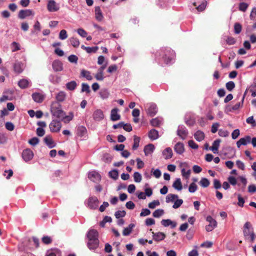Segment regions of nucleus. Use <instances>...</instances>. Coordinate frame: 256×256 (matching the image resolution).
I'll list each match as a JSON object with an SVG mask.
<instances>
[{
  "mask_svg": "<svg viewBox=\"0 0 256 256\" xmlns=\"http://www.w3.org/2000/svg\"><path fill=\"white\" fill-rule=\"evenodd\" d=\"M50 112L54 116L60 120H64V112L62 110V106L58 102H54L52 103Z\"/></svg>",
  "mask_w": 256,
  "mask_h": 256,
  "instance_id": "1",
  "label": "nucleus"
},
{
  "mask_svg": "<svg viewBox=\"0 0 256 256\" xmlns=\"http://www.w3.org/2000/svg\"><path fill=\"white\" fill-rule=\"evenodd\" d=\"M244 235L246 240H250V242H254L256 236L254 234L250 222H246L244 226Z\"/></svg>",
  "mask_w": 256,
  "mask_h": 256,
  "instance_id": "2",
  "label": "nucleus"
},
{
  "mask_svg": "<svg viewBox=\"0 0 256 256\" xmlns=\"http://www.w3.org/2000/svg\"><path fill=\"white\" fill-rule=\"evenodd\" d=\"M163 50L164 54L162 56V58L164 62L168 64L174 59L175 54L174 52L170 48H164Z\"/></svg>",
  "mask_w": 256,
  "mask_h": 256,
  "instance_id": "3",
  "label": "nucleus"
},
{
  "mask_svg": "<svg viewBox=\"0 0 256 256\" xmlns=\"http://www.w3.org/2000/svg\"><path fill=\"white\" fill-rule=\"evenodd\" d=\"M26 64L22 62L16 60L13 64L14 72L16 74H21L24 70Z\"/></svg>",
  "mask_w": 256,
  "mask_h": 256,
  "instance_id": "4",
  "label": "nucleus"
},
{
  "mask_svg": "<svg viewBox=\"0 0 256 256\" xmlns=\"http://www.w3.org/2000/svg\"><path fill=\"white\" fill-rule=\"evenodd\" d=\"M50 130L53 132H56L60 130L62 124L61 122L58 120H53L49 125Z\"/></svg>",
  "mask_w": 256,
  "mask_h": 256,
  "instance_id": "5",
  "label": "nucleus"
},
{
  "mask_svg": "<svg viewBox=\"0 0 256 256\" xmlns=\"http://www.w3.org/2000/svg\"><path fill=\"white\" fill-rule=\"evenodd\" d=\"M22 156L23 160L27 162L33 158L34 153L30 149L26 148L22 151Z\"/></svg>",
  "mask_w": 256,
  "mask_h": 256,
  "instance_id": "6",
  "label": "nucleus"
},
{
  "mask_svg": "<svg viewBox=\"0 0 256 256\" xmlns=\"http://www.w3.org/2000/svg\"><path fill=\"white\" fill-rule=\"evenodd\" d=\"M98 205V200L96 197L91 196L90 197L88 201V206L92 210L97 208Z\"/></svg>",
  "mask_w": 256,
  "mask_h": 256,
  "instance_id": "7",
  "label": "nucleus"
},
{
  "mask_svg": "<svg viewBox=\"0 0 256 256\" xmlns=\"http://www.w3.org/2000/svg\"><path fill=\"white\" fill-rule=\"evenodd\" d=\"M206 220L210 224L206 226V230L207 232H211L216 226L217 222L211 216H207Z\"/></svg>",
  "mask_w": 256,
  "mask_h": 256,
  "instance_id": "8",
  "label": "nucleus"
},
{
  "mask_svg": "<svg viewBox=\"0 0 256 256\" xmlns=\"http://www.w3.org/2000/svg\"><path fill=\"white\" fill-rule=\"evenodd\" d=\"M88 178L94 182H98L101 180V176L96 171L90 172L88 174Z\"/></svg>",
  "mask_w": 256,
  "mask_h": 256,
  "instance_id": "9",
  "label": "nucleus"
},
{
  "mask_svg": "<svg viewBox=\"0 0 256 256\" xmlns=\"http://www.w3.org/2000/svg\"><path fill=\"white\" fill-rule=\"evenodd\" d=\"M177 134L182 140H185L188 136V131L186 127L184 126H180L177 130Z\"/></svg>",
  "mask_w": 256,
  "mask_h": 256,
  "instance_id": "10",
  "label": "nucleus"
},
{
  "mask_svg": "<svg viewBox=\"0 0 256 256\" xmlns=\"http://www.w3.org/2000/svg\"><path fill=\"white\" fill-rule=\"evenodd\" d=\"M48 10L50 12H55L59 10V6L54 0H50L47 5Z\"/></svg>",
  "mask_w": 256,
  "mask_h": 256,
  "instance_id": "11",
  "label": "nucleus"
},
{
  "mask_svg": "<svg viewBox=\"0 0 256 256\" xmlns=\"http://www.w3.org/2000/svg\"><path fill=\"white\" fill-rule=\"evenodd\" d=\"M157 112L158 108L155 104L151 103L148 104L147 112L149 116H153L156 114Z\"/></svg>",
  "mask_w": 256,
  "mask_h": 256,
  "instance_id": "12",
  "label": "nucleus"
},
{
  "mask_svg": "<svg viewBox=\"0 0 256 256\" xmlns=\"http://www.w3.org/2000/svg\"><path fill=\"white\" fill-rule=\"evenodd\" d=\"M251 140V138L249 136H247L244 138H240L236 142V146L238 148H240L242 145L246 146L248 143H250Z\"/></svg>",
  "mask_w": 256,
  "mask_h": 256,
  "instance_id": "13",
  "label": "nucleus"
},
{
  "mask_svg": "<svg viewBox=\"0 0 256 256\" xmlns=\"http://www.w3.org/2000/svg\"><path fill=\"white\" fill-rule=\"evenodd\" d=\"M52 66L55 72H60L63 70L62 63L59 60H54L52 64Z\"/></svg>",
  "mask_w": 256,
  "mask_h": 256,
  "instance_id": "14",
  "label": "nucleus"
},
{
  "mask_svg": "<svg viewBox=\"0 0 256 256\" xmlns=\"http://www.w3.org/2000/svg\"><path fill=\"white\" fill-rule=\"evenodd\" d=\"M93 118L95 120L100 121L104 118L103 112L100 109L96 110L93 114Z\"/></svg>",
  "mask_w": 256,
  "mask_h": 256,
  "instance_id": "15",
  "label": "nucleus"
},
{
  "mask_svg": "<svg viewBox=\"0 0 256 256\" xmlns=\"http://www.w3.org/2000/svg\"><path fill=\"white\" fill-rule=\"evenodd\" d=\"M174 151L178 154H182L184 152V147L183 143L177 142L174 146Z\"/></svg>",
  "mask_w": 256,
  "mask_h": 256,
  "instance_id": "16",
  "label": "nucleus"
},
{
  "mask_svg": "<svg viewBox=\"0 0 256 256\" xmlns=\"http://www.w3.org/2000/svg\"><path fill=\"white\" fill-rule=\"evenodd\" d=\"M31 15H34V12L30 10H20L18 13V17L21 19H24Z\"/></svg>",
  "mask_w": 256,
  "mask_h": 256,
  "instance_id": "17",
  "label": "nucleus"
},
{
  "mask_svg": "<svg viewBox=\"0 0 256 256\" xmlns=\"http://www.w3.org/2000/svg\"><path fill=\"white\" fill-rule=\"evenodd\" d=\"M32 96L33 100L38 103H42L44 98V96L39 92L33 93Z\"/></svg>",
  "mask_w": 256,
  "mask_h": 256,
  "instance_id": "18",
  "label": "nucleus"
},
{
  "mask_svg": "<svg viewBox=\"0 0 256 256\" xmlns=\"http://www.w3.org/2000/svg\"><path fill=\"white\" fill-rule=\"evenodd\" d=\"M153 240L155 241L159 242L164 240L166 238V234L162 232H152Z\"/></svg>",
  "mask_w": 256,
  "mask_h": 256,
  "instance_id": "19",
  "label": "nucleus"
},
{
  "mask_svg": "<svg viewBox=\"0 0 256 256\" xmlns=\"http://www.w3.org/2000/svg\"><path fill=\"white\" fill-rule=\"evenodd\" d=\"M98 239L88 240V246L90 250H94L98 246Z\"/></svg>",
  "mask_w": 256,
  "mask_h": 256,
  "instance_id": "20",
  "label": "nucleus"
},
{
  "mask_svg": "<svg viewBox=\"0 0 256 256\" xmlns=\"http://www.w3.org/2000/svg\"><path fill=\"white\" fill-rule=\"evenodd\" d=\"M118 109L117 108H113L111 110L110 118L112 121H116L120 118V116L118 114Z\"/></svg>",
  "mask_w": 256,
  "mask_h": 256,
  "instance_id": "21",
  "label": "nucleus"
},
{
  "mask_svg": "<svg viewBox=\"0 0 256 256\" xmlns=\"http://www.w3.org/2000/svg\"><path fill=\"white\" fill-rule=\"evenodd\" d=\"M154 146L152 144L146 145L144 150L145 155L147 156L148 154H152L154 152Z\"/></svg>",
  "mask_w": 256,
  "mask_h": 256,
  "instance_id": "22",
  "label": "nucleus"
},
{
  "mask_svg": "<svg viewBox=\"0 0 256 256\" xmlns=\"http://www.w3.org/2000/svg\"><path fill=\"white\" fill-rule=\"evenodd\" d=\"M220 142L221 140L220 139L216 140L212 143V146L210 148V149L212 150L214 154H217L218 152V149Z\"/></svg>",
  "mask_w": 256,
  "mask_h": 256,
  "instance_id": "23",
  "label": "nucleus"
},
{
  "mask_svg": "<svg viewBox=\"0 0 256 256\" xmlns=\"http://www.w3.org/2000/svg\"><path fill=\"white\" fill-rule=\"evenodd\" d=\"M87 237L88 240L98 239V232L96 230H91L88 232Z\"/></svg>",
  "mask_w": 256,
  "mask_h": 256,
  "instance_id": "24",
  "label": "nucleus"
},
{
  "mask_svg": "<svg viewBox=\"0 0 256 256\" xmlns=\"http://www.w3.org/2000/svg\"><path fill=\"white\" fill-rule=\"evenodd\" d=\"M162 154L164 156V158L166 160L171 158L173 156L172 148L169 147L166 148L163 150Z\"/></svg>",
  "mask_w": 256,
  "mask_h": 256,
  "instance_id": "25",
  "label": "nucleus"
},
{
  "mask_svg": "<svg viewBox=\"0 0 256 256\" xmlns=\"http://www.w3.org/2000/svg\"><path fill=\"white\" fill-rule=\"evenodd\" d=\"M44 142L50 148H52L55 146L56 144L52 136H47L44 138Z\"/></svg>",
  "mask_w": 256,
  "mask_h": 256,
  "instance_id": "26",
  "label": "nucleus"
},
{
  "mask_svg": "<svg viewBox=\"0 0 256 256\" xmlns=\"http://www.w3.org/2000/svg\"><path fill=\"white\" fill-rule=\"evenodd\" d=\"M161 224L164 226H171L172 228H174L176 226V223L170 220H162L161 221Z\"/></svg>",
  "mask_w": 256,
  "mask_h": 256,
  "instance_id": "27",
  "label": "nucleus"
},
{
  "mask_svg": "<svg viewBox=\"0 0 256 256\" xmlns=\"http://www.w3.org/2000/svg\"><path fill=\"white\" fill-rule=\"evenodd\" d=\"M194 137L197 141L201 142L204 138V134L201 130H198L194 134Z\"/></svg>",
  "mask_w": 256,
  "mask_h": 256,
  "instance_id": "28",
  "label": "nucleus"
},
{
  "mask_svg": "<svg viewBox=\"0 0 256 256\" xmlns=\"http://www.w3.org/2000/svg\"><path fill=\"white\" fill-rule=\"evenodd\" d=\"M148 137L152 140H155L158 138V132L155 129L151 130L148 132Z\"/></svg>",
  "mask_w": 256,
  "mask_h": 256,
  "instance_id": "29",
  "label": "nucleus"
},
{
  "mask_svg": "<svg viewBox=\"0 0 256 256\" xmlns=\"http://www.w3.org/2000/svg\"><path fill=\"white\" fill-rule=\"evenodd\" d=\"M96 18L98 21H102L103 19V16L99 6L95 8Z\"/></svg>",
  "mask_w": 256,
  "mask_h": 256,
  "instance_id": "30",
  "label": "nucleus"
},
{
  "mask_svg": "<svg viewBox=\"0 0 256 256\" xmlns=\"http://www.w3.org/2000/svg\"><path fill=\"white\" fill-rule=\"evenodd\" d=\"M172 186L176 190H180L182 188V184L181 182V180L180 178H177L176 180L172 184Z\"/></svg>",
  "mask_w": 256,
  "mask_h": 256,
  "instance_id": "31",
  "label": "nucleus"
},
{
  "mask_svg": "<svg viewBox=\"0 0 256 256\" xmlns=\"http://www.w3.org/2000/svg\"><path fill=\"white\" fill-rule=\"evenodd\" d=\"M66 92L63 91H61L59 92L56 96V100H57L56 102H58L59 103L60 102H64L66 99Z\"/></svg>",
  "mask_w": 256,
  "mask_h": 256,
  "instance_id": "32",
  "label": "nucleus"
},
{
  "mask_svg": "<svg viewBox=\"0 0 256 256\" xmlns=\"http://www.w3.org/2000/svg\"><path fill=\"white\" fill-rule=\"evenodd\" d=\"M135 226V225L134 224H130L128 225V226L126 228L124 229L122 232V234L124 236H128L129 235L132 231V228Z\"/></svg>",
  "mask_w": 256,
  "mask_h": 256,
  "instance_id": "33",
  "label": "nucleus"
},
{
  "mask_svg": "<svg viewBox=\"0 0 256 256\" xmlns=\"http://www.w3.org/2000/svg\"><path fill=\"white\" fill-rule=\"evenodd\" d=\"M77 86V84L76 81L72 80L70 82H68L66 84V89L69 90H75Z\"/></svg>",
  "mask_w": 256,
  "mask_h": 256,
  "instance_id": "34",
  "label": "nucleus"
},
{
  "mask_svg": "<svg viewBox=\"0 0 256 256\" xmlns=\"http://www.w3.org/2000/svg\"><path fill=\"white\" fill-rule=\"evenodd\" d=\"M86 132V128L84 126H80L77 130V135L80 137H82Z\"/></svg>",
  "mask_w": 256,
  "mask_h": 256,
  "instance_id": "35",
  "label": "nucleus"
},
{
  "mask_svg": "<svg viewBox=\"0 0 256 256\" xmlns=\"http://www.w3.org/2000/svg\"><path fill=\"white\" fill-rule=\"evenodd\" d=\"M29 82L26 79L20 80L18 82V85L21 88H26L28 86Z\"/></svg>",
  "mask_w": 256,
  "mask_h": 256,
  "instance_id": "36",
  "label": "nucleus"
},
{
  "mask_svg": "<svg viewBox=\"0 0 256 256\" xmlns=\"http://www.w3.org/2000/svg\"><path fill=\"white\" fill-rule=\"evenodd\" d=\"M210 182L206 178H202L200 182V184L203 188H207L209 186Z\"/></svg>",
  "mask_w": 256,
  "mask_h": 256,
  "instance_id": "37",
  "label": "nucleus"
},
{
  "mask_svg": "<svg viewBox=\"0 0 256 256\" xmlns=\"http://www.w3.org/2000/svg\"><path fill=\"white\" fill-rule=\"evenodd\" d=\"M81 75L83 77L86 78L88 80H90L92 79V77L91 76L90 72L89 71L83 70L81 71Z\"/></svg>",
  "mask_w": 256,
  "mask_h": 256,
  "instance_id": "38",
  "label": "nucleus"
},
{
  "mask_svg": "<svg viewBox=\"0 0 256 256\" xmlns=\"http://www.w3.org/2000/svg\"><path fill=\"white\" fill-rule=\"evenodd\" d=\"M140 141V138L136 136H134V144L132 147L133 150H136L138 148L139 146Z\"/></svg>",
  "mask_w": 256,
  "mask_h": 256,
  "instance_id": "39",
  "label": "nucleus"
},
{
  "mask_svg": "<svg viewBox=\"0 0 256 256\" xmlns=\"http://www.w3.org/2000/svg\"><path fill=\"white\" fill-rule=\"evenodd\" d=\"M207 5V2L206 0H203L201 4L196 6V10L198 12H202L204 10Z\"/></svg>",
  "mask_w": 256,
  "mask_h": 256,
  "instance_id": "40",
  "label": "nucleus"
},
{
  "mask_svg": "<svg viewBox=\"0 0 256 256\" xmlns=\"http://www.w3.org/2000/svg\"><path fill=\"white\" fill-rule=\"evenodd\" d=\"M178 198V196L174 194H168L166 197V202H173L175 199Z\"/></svg>",
  "mask_w": 256,
  "mask_h": 256,
  "instance_id": "41",
  "label": "nucleus"
},
{
  "mask_svg": "<svg viewBox=\"0 0 256 256\" xmlns=\"http://www.w3.org/2000/svg\"><path fill=\"white\" fill-rule=\"evenodd\" d=\"M248 4L246 2H240L238 5V10L240 11L244 12L246 10Z\"/></svg>",
  "mask_w": 256,
  "mask_h": 256,
  "instance_id": "42",
  "label": "nucleus"
},
{
  "mask_svg": "<svg viewBox=\"0 0 256 256\" xmlns=\"http://www.w3.org/2000/svg\"><path fill=\"white\" fill-rule=\"evenodd\" d=\"M100 95L102 99H105L109 96L110 94L107 90L104 89L100 90Z\"/></svg>",
  "mask_w": 256,
  "mask_h": 256,
  "instance_id": "43",
  "label": "nucleus"
},
{
  "mask_svg": "<svg viewBox=\"0 0 256 256\" xmlns=\"http://www.w3.org/2000/svg\"><path fill=\"white\" fill-rule=\"evenodd\" d=\"M70 42L71 44L75 48H77L80 45V41L77 38H70Z\"/></svg>",
  "mask_w": 256,
  "mask_h": 256,
  "instance_id": "44",
  "label": "nucleus"
},
{
  "mask_svg": "<svg viewBox=\"0 0 256 256\" xmlns=\"http://www.w3.org/2000/svg\"><path fill=\"white\" fill-rule=\"evenodd\" d=\"M242 29V25L240 23L236 22L234 24V31L235 34H239L241 32Z\"/></svg>",
  "mask_w": 256,
  "mask_h": 256,
  "instance_id": "45",
  "label": "nucleus"
},
{
  "mask_svg": "<svg viewBox=\"0 0 256 256\" xmlns=\"http://www.w3.org/2000/svg\"><path fill=\"white\" fill-rule=\"evenodd\" d=\"M182 175L184 178L186 180H188L190 178V174L191 173V171L190 170L186 171L184 168H182L181 170Z\"/></svg>",
  "mask_w": 256,
  "mask_h": 256,
  "instance_id": "46",
  "label": "nucleus"
},
{
  "mask_svg": "<svg viewBox=\"0 0 256 256\" xmlns=\"http://www.w3.org/2000/svg\"><path fill=\"white\" fill-rule=\"evenodd\" d=\"M164 214V211L162 209H158L156 210L152 214V216L154 218H159Z\"/></svg>",
  "mask_w": 256,
  "mask_h": 256,
  "instance_id": "47",
  "label": "nucleus"
},
{
  "mask_svg": "<svg viewBox=\"0 0 256 256\" xmlns=\"http://www.w3.org/2000/svg\"><path fill=\"white\" fill-rule=\"evenodd\" d=\"M112 159V156L109 154H105L103 156L102 160L105 162H110Z\"/></svg>",
  "mask_w": 256,
  "mask_h": 256,
  "instance_id": "48",
  "label": "nucleus"
},
{
  "mask_svg": "<svg viewBox=\"0 0 256 256\" xmlns=\"http://www.w3.org/2000/svg\"><path fill=\"white\" fill-rule=\"evenodd\" d=\"M226 86L228 91H232L235 87V84L232 81H230L226 83Z\"/></svg>",
  "mask_w": 256,
  "mask_h": 256,
  "instance_id": "49",
  "label": "nucleus"
},
{
  "mask_svg": "<svg viewBox=\"0 0 256 256\" xmlns=\"http://www.w3.org/2000/svg\"><path fill=\"white\" fill-rule=\"evenodd\" d=\"M118 172L117 170H114L109 172V176L114 180H116L118 178Z\"/></svg>",
  "mask_w": 256,
  "mask_h": 256,
  "instance_id": "50",
  "label": "nucleus"
},
{
  "mask_svg": "<svg viewBox=\"0 0 256 256\" xmlns=\"http://www.w3.org/2000/svg\"><path fill=\"white\" fill-rule=\"evenodd\" d=\"M161 124V120L158 118H153L150 121V124L153 126H159Z\"/></svg>",
  "mask_w": 256,
  "mask_h": 256,
  "instance_id": "51",
  "label": "nucleus"
},
{
  "mask_svg": "<svg viewBox=\"0 0 256 256\" xmlns=\"http://www.w3.org/2000/svg\"><path fill=\"white\" fill-rule=\"evenodd\" d=\"M198 189V186L195 182H192L190 184L188 188V191L190 192H194Z\"/></svg>",
  "mask_w": 256,
  "mask_h": 256,
  "instance_id": "52",
  "label": "nucleus"
},
{
  "mask_svg": "<svg viewBox=\"0 0 256 256\" xmlns=\"http://www.w3.org/2000/svg\"><path fill=\"white\" fill-rule=\"evenodd\" d=\"M134 180L136 182H140L142 180V176L138 172H135L134 174Z\"/></svg>",
  "mask_w": 256,
  "mask_h": 256,
  "instance_id": "53",
  "label": "nucleus"
},
{
  "mask_svg": "<svg viewBox=\"0 0 256 256\" xmlns=\"http://www.w3.org/2000/svg\"><path fill=\"white\" fill-rule=\"evenodd\" d=\"M126 214L124 210H118L115 212V216L116 218L124 217Z\"/></svg>",
  "mask_w": 256,
  "mask_h": 256,
  "instance_id": "54",
  "label": "nucleus"
},
{
  "mask_svg": "<svg viewBox=\"0 0 256 256\" xmlns=\"http://www.w3.org/2000/svg\"><path fill=\"white\" fill-rule=\"evenodd\" d=\"M68 38L67 32L65 30H60L59 34V38L62 40H65Z\"/></svg>",
  "mask_w": 256,
  "mask_h": 256,
  "instance_id": "55",
  "label": "nucleus"
},
{
  "mask_svg": "<svg viewBox=\"0 0 256 256\" xmlns=\"http://www.w3.org/2000/svg\"><path fill=\"white\" fill-rule=\"evenodd\" d=\"M84 92L87 93H90V86L87 84L82 83V92Z\"/></svg>",
  "mask_w": 256,
  "mask_h": 256,
  "instance_id": "56",
  "label": "nucleus"
},
{
  "mask_svg": "<svg viewBox=\"0 0 256 256\" xmlns=\"http://www.w3.org/2000/svg\"><path fill=\"white\" fill-rule=\"evenodd\" d=\"M183 203V200L182 199H177L174 203V204L172 206V208H178Z\"/></svg>",
  "mask_w": 256,
  "mask_h": 256,
  "instance_id": "57",
  "label": "nucleus"
},
{
  "mask_svg": "<svg viewBox=\"0 0 256 256\" xmlns=\"http://www.w3.org/2000/svg\"><path fill=\"white\" fill-rule=\"evenodd\" d=\"M77 32L78 34L82 38L86 37L88 34L87 32L84 30L82 28L78 29Z\"/></svg>",
  "mask_w": 256,
  "mask_h": 256,
  "instance_id": "58",
  "label": "nucleus"
},
{
  "mask_svg": "<svg viewBox=\"0 0 256 256\" xmlns=\"http://www.w3.org/2000/svg\"><path fill=\"white\" fill-rule=\"evenodd\" d=\"M160 204V202L157 200H154L152 202L148 204V207L150 208H154L156 206H158Z\"/></svg>",
  "mask_w": 256,
  "mask_h": 256,
  "instance_id": "59",
  "label": "nucleus"
},
{
  "mask_svg": "<svg viewBox=\"0 0 256 256\" xmlns=\"http://www.w3.org/2000/svg\"><path fill=\"white\" fill-rule=\"evenodd\" d=\"M39 139L38 138L34 137L28 140V143L32 146H36L39 142Z\"/></svg>",
  "mask_w": 256,
  "mask_h": 256,
  "instance_id": "60",
  "label": "nucleus"
},
{
  "mask_svg": "<svg viewBox=\"0 0 256 256\" xmlns=\"http://www.w3.org/2000/svg\"><path fill=\"white\" fill-rule=\"evenodd\" d=\"M214 188L218 190L221 188L222 184L220 181L217 179L214 180Z\"/></svg>",
  "mask_w": 256,
  "mask_h": 256,
  "instance_id": "61",
  "label": "nucleus"
},
{
  "mask_svg": "<svg viewBox=\"0 0 256 256\" xmlns=\"http://www.w3.org/2000/svg\"><path fill=\"white\" fill-rule=\"evenodd\" d=\"M36 132V134L38 136H42L44 135L45 134V131L44 128L40 127L37 128Z\"/></svg>",
  "mask_w": 256,
  "mask_h": 256,
  "instance_id": "62",
  "label": "nucleus"
},
{
  "mask_svg": "<svg viewBox=\"0 0 256 256\" xmlns=\"http://www.w3.org/2000/svg\"><path fill=\"white\" fill-rule=\"evenodd\" d=\"M236 165L238 168L242 170H244L245 168L244 163L240 160H237L236 161Z\"/></svg>",
  "mask_w": 256,
  "mask_h": 256,
  "instance_id": "63",
  "label": "nucleus"
},
{
  "mask_svg": "<svg viewBox=\"0 0 256 256\" xmlns=\"http://www.w3.org/2000/svg\"><path fill=\"white\" fill-rule=\"evenodd\" d=\"M236 42L235 38L232 36H228L226 40V43L229 45L234 44Z\"/></svg>",
  "mask_w": 256,
  "mask_h": 256,
  "instance_id": "64",
  "label": "nucleus"
}]
</instances>
